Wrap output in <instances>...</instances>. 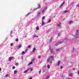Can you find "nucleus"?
<instances>
[{
    "instance_id": "1",
    "label": "nucleus",
    "mask_w": 79,
    "mask_h": 79,
    "mask_svg": "<svg viewBox=\"0 0 79 79\" xmlns=\"http://www.w3.org/2000/svg\"><path fill=\"white\" fill-rule=\"evenodd\" d=\"M62 43V42H59L56 43V45H60V44H61Z\"/></svg>"
},
{
    "instance_id": "2",
    "label": "nucleus",
    "mask_w": 79,
    "mask_h": 79,
    "mask_svg": "<svg viewBox=\"0 0 79 79\" xmlns=\"http://www.w3.org/2000/svg\"><path fill=\"white\" fill-rule=\"evenodd\" d=\"M13 57H9V61H11L12 59H13Z\"/></svg>"
},
{
    "instance_id": "3",
    "label": "nucleus",
    "mask_w": 79,
    "mask_h": 79,
    "mask_svg": "<svg viewBox=\"0 0 79 79\" xmlns=\"http://www.w3.org/2000/svg\"><path fill=\"white\" fill-rule=\"evenodd\" d=\"M68 12H69V11L68 10H65L63 11L64 13H68Z\"/></svg>"
},
{
    "instance_id": "4",
    "label": "nucleus",
    "mask_w": 79,
    "mask_h": 79,
    "mask_svg": "<svg viewBox=\"0 0 79 79\" xmlns=\"http://www.w3.org/2000/svg\"><path fill=\"white\" fill-rule=\"evenodd\" d=\"M38 36H37L36 35H34L33 36V37L34 38V37H38Z\"/></svg>"
},
{
    "instance_id": "5",
    "label": "nucleus",
    "mask_w": 79,
    "mask_h": 79,
    "mask_svg": "<svg viewBox=\"0 0 79 79\" xmlns=\"http://www.w3.org/2000/svg\"><path fill=\"white\" fill-rule=\"evenodd\" d=\"M60 61H59L57 63V64H56L57 66H59L60 65Z\"/></svg>"
},
{
    "instance_id": "6",
    "label": "nucleus",
    "mask_w": 79,
    "mask_h": 79,
    "mask_svg": "<svg viewBox=\"0 0 79 79\" xmlns=\"http://www.w3.org/2000/svg\"><path fill=\"white\" fill-rule=\"evenodd\" d=\"M42 26H44V24H45V23L44 22V20H42Z\"/></svg>"
},
{
    "instance_id": "7",
    "label": "nucleus",
    "mask_w": 79,
    "mask_h": 79,
    "mask_svg": "<svg viewBox=\"0 0 79 79\" xmlns=\"http://www.w3.org/2000/svg\"><path fill=\"white\" fill-rule=\"evenodd\" d=\"M61 23H59L58 25V27H61Z\"/></svg>"
},
{
    "instance_id": "8",
    "label": "nucleus",
    "mask_w": 79,
    "mask_h": 79,
    "mask_svg": "<svg viewBox=\"0 0 79 79\" xmlns=\"http://www.w3.org/2000/svg\"><path fill=\"white\" fill-rule=\"evenodd\" d=\"M64 1L63 3L60 6V7H61V6H62L63 5H64Z\"/></svg>"
},
{
    "instance_id": "9",
    "label": "nucleus",
    "mask_w": 79,
    "mask_h": 79,
    "mask_svg": "<svg viewBox=\"0 0 79 79\" xmlns=\"http://www.w3.org/2000/svg\"><path fill=\"white\" fill-rule=\"evenodd\" d=\"M45 17L44 16H43L42 18V21H44V19H45Z\"/></svg>"
},
{
    "instance_id": "10",
    "label": "nucleus",
    "mask_w": 79,
    "mask_h": 79,
    "mask_svg": "<svg viewBox=\"0 0 79 79\" xmlns=\"http://www.w3.org/2000/svg\"><path fill=\"white\" fill-rule=\"evenodd\" d=\"M50 51L51 52V53H52V54H53V49H51Z\"/></svg>"
},
{
    "instance_id": "11",
    "label": "nucleus",
    "mask_w": 79,
    "mask_h": 79,
    "mask_svg": "<svg viewBox=\"0 0 79 79\" xmlns=\"http://www.w3.org/2000/svg\"><path fill=\"white\" fill-rule=\"evenodd\" d=\"M29 70V69H28L27 70H26L24 71L23 73H27V71Z\"/></svg>"
},
{
    "instance_id": "12",
    "label": "nucleus",
    "mask_w": 79,
    "mask_h": 79,
    "mask_svg": "<svg viewBox=\"0 0 79 79\" xmlns=\"http://www.w3.org/2000/svg\"><path fill=\"white\" fill-rule=\"evenodd\" d=\"M35 50H36V48H34L33 49V51L34 52H35Z\"/></svg>"
},
{
    "instance_id": "13",
    "label": "nucleus",
    "mask_w": 79,
    "mask_h": 79,
    "mask_svg": "<svg viewBox=\"0 0 79 79\" xmlns=\"http://www.w3.org/2000/svg\"><path fill=\"white\" fill-rule=\"evenodd\" d=\"M25 53V52H24V51H22V52L21 55H24V54Z\"/></svg>"
},
{
    "instance_id": "14",
    "label": "nucleus",
    "mask_w": 79,
    "mask_h": 79,
    "mask_svg": "<svg viewBox=\"0 0 79 79\" xmlns=\"http://www.w3.org/2000/svg\"><path fill=\"white\" fill-rule=\"evenodd\" d=\"M27 47L28 48H30L31 47V46L30 45H29Z\"/></svg>"
},
{
    "instance_id": "15",
    "label": "nucleus",
    "mask_w": 79,
    "mask_h": 79,
    "mask_svg": "<svg viewBox=\"0 0 79 79\" xmlns=\"http://www.w3.org/2000/svg\"><path fill=\"white\" fill-rule=\"evenodd\" d=\"M36 30H39V27H36Z\"/></svg>"
},
{
    "instance_id": "16",
    "label": "nucleus",
    "mask_w": 79,
    "mask_h": 79,
    "mask_svg": "<svg viewBox=\"0 0 79 79\" xmlns=\"http://www.w3.org/2000/svg\"><path fill=\"white\" fill-rule=\"evenodd\" d=\"M21 45H19V46L17 47V48H21Z\"/></svg>"
},
{
    "instance_id": "17",
    "label": "nucleus",
    "mask_w": 79,
    "mask_h": 79,
    "mask_svg": "<svg viewBox=\"0 0 79 79\" xmlns=\"http://www.w3.org/2000/svg\"><path fill=\"white\" fill-rule=\"evenodd\" d=\"M47 68H48V69H49V68H50V65H49V64L47 65Z\"/></svg>"
},
{
    "instance_id": "18",
    "label": "nucleus",
    "mask_w": 79,
    "mask_h": 79,
    "mask_svg": "<svg viewBox=\"0 0 79 79\" xmlns=\"http://www.w3.org/2000/svg\"><path fill=\"white\" fill-rule=\"evenodd\" d=\"M45 10H46V9H44V10L42 11V13H44L45 11Z\"/></svg>"
},
{
    "instance_id": "19",
    "label": "nucleus",
    "mask_w": 79,
    "mask_h": 79,
    "mask_svg": "<svg viewBox=\"0 0 79 79\" xmlns=\"http://www.w3.org/2000/svg\"><path fill=\"white\" fill-rule=\"evenodd\" d=\"M50 60V58H49L47 60V62H48Z\"/></svg>"
},
{
    "instance_id": "20",
    "label": "nucleus",
    "mask_w": 79,
    "mask_h": 79,
    "mask_svg": "<svg viewBox=\"0 0 79 79\" xmlns=\"http://www.w3.org/2000/svg\"><path fill=\"white\" fill-rule=\"evenodd\" d=\"M73 23V21H70L69 22V24H71V23Z\"/></svg>"
},
{
    "instance_id": "21",
    "label": "nucleus",
    "mask_w": 79,
    "mask_h": 79,
    "mask_svg": "<svg viewBox=\"0 0 79 79\" xmlns=\"http://www.w3.org/2000/svg\"><path fill=\"white\" fill-rule=\"evenodd\" d=\"M17 73V71L16 70L14 71V74H16Z\"/></svg>"
},
{
    "instance_id": "22",
    "label": "nucleus",
    "mask_w": 79,
    "mask_h": 79,
    "mask_svg": "<svg viewBox=\"0 0 79 79\" xmlns=\"http://www.w3.org/2000/svg\"><path fill=\"white\" fill-rule=\"evenodd\" d=\"M58 51H60V49H57L56 50V52H58Z\"/></svg>"
},
{
    "instance_id": "23",
    "label": "nucleus",
    "mask_w": 79,
    "mask_h": 79,
    "mask_svg": "<svg viewBox=\"0 0 79 79\" xmlns=\"http://www.w3.org/2000/svg\"><path fill=\"white\" fill-rule=\"evenodd\" d=\"M50 78V76H48L46 77V79H48Z\"/></svg>"
},
{
    "instance_id": "24",
    "label": "nucleus",
    "mask_w": 79,
    "mask_h": 79,
    "mask_svg": "<svg viewBox=\"0 0 79 79\" xmlns=\"http://www.w3.org/2000/svg\"><path fill=\"white\" fill-rule=\"evenodd\" d=\"M10 46L11 47L12 46H13V43H11L10 44Z\"/></svg>"
},
{
    "instance_id": "25",
    "label": "nucleus",
    "mask_w": 79,
    "mask_h": 79,
    "mask_svg": "<svg viewBox=\"0 0 79 79\" xmlns=\"http://www.w3.org/2000/svg\"><path fill=\"white\" fill-rule=\"evenodd\" d=\"M35 60V58H33L32 59V61H34Z\"/></svg>"
},
{
    "instance_id": "26",
    "label": "nucleus",
    "mask_w": 79,
    "mask_h": 79,
    "mask_svg": "<svg viewBox=\"0 0 79 79\" xmlns=\"http://www.w3.org/2000/svg\"><path fill=\"white\" fill-rule=\"evenodd\" d=\"M12 69H15V66H13Z\"/></svg>"
},
{
    "instance_id": "27",
    "label": "nucleus",
    "mask_w": 79,
    "mask_h": 79,
    "mask_svg": "<svg viewBox=\"0 0 79 79\" xmlns=\"http://www.w3.org/2000/svg\"><path fill=\"white\" fill-rule=\"evenodd\" d=\"M52 38H51L50 40V42H52Z\"/></svg>"
},
{
    "instance_id": "28",
    "label": "nucleus",
    "mask_w": 79,
    "mask_h": 79,
    "mask_svg": "<svg viewBox=\"0 0 79 79\" xmlns=\"http://www.w3.org/2000/svg\"><path fill=\"white\" fill-rule=\"evenodd\" d=\"M16 42H18V39H16Z\"/></svg>"
},
{
    "instance_id": "29",
    "label": "nucleus",
    "mask_w": 79,
    "mask_h": 79,
    "mask_svg": "<svg viewBox=\"0 0 79 79\" xmlns=\"http://www.w3.org/2000/svg\"><path fill=\"white\" fill-rule=\"evenodd\" d=\"M32 64V62H30L29 63V64L30 65V64Z\"/></svg>"
},
{
    "instance_id": "30",
    "label": "nucleus",
    "mask_w": 79,
    "mask_h": 79,
    "mask_svg": "<svg viewBox=\"0 0 79 79\" xmlns=\"http://www.w3.org/2000/svg\"><path fill=\"white\" fill-rule=\"evenodd\" d=\"M38 6L39 7L38 8H40V4H38Z\"/></svg>"
},
{
    "instance_id": "31",
    "label": "nucleus",
    "mask_w": 79,
    "mask_h": 79,
    "mask_svg": "<svg viewBox=\"0 0 79 79\" xmlns=\"http://www.w3.org/2000/svg\"><path fill=\"white\" fill-rule=\"evenodd\" d=\"M41 57V56H39L38 57V58L40 59V58Z\"/></svg>"
},
{
    "instance_id": "32",
    "label": "nucleus",
    "mask_w": 79,
    "mask_h": 79,
    "mask_svg": "<svg viewBox=\"0 0 79 79\" xmlns=\"http://www.w3.org/2000/svg\"><path fill=\"white\" fill-rule=\"evenodd\" d=\"M69 77H70V76H73V75L70 74V75H69Z\"/></svg>"
},
{
    "instance_id": "33",
    "label": "nucleus",
    "mask_w": 79,
    "mask_h": 79,
    "mask_svg": "<svg viewBox=\"0 0 79 79\" xmlns=\"http://www.w3.org/2000/svg\"><path fill=\"white\" fill-rule=\"evenodd\" d=\"M51 22V20H49L48 21V23H50Z\"/></svg>"
},
{
    "instance_id": "34",
    "label": "nucleus",
    "mask_w": 79,
    "mask_h": 79,
    "mask_svg": "<svg viewBox=\"0 0 79 79\" xmlns=\"http://www.w3.org/2000/svg\"><path fill=\"white\" fill-rule=\"evenodd\" d=\"M47 9V7H45V8L44 9V10H46Z\"/></svg>"
},
{
    "instance_id": "35",
    "label": "nucleus",
    "mask_w": 79,
    "mask_h": 79,
    "mask_svg": "<svg viewBox=\"0 0 79 79\" xmlns=\"http://www.w3.org/2000/svg\"><path fill=\"white\" fill-rule=\"evenodd\" d=\"M53 58V57L52 56H51V57L49 58H50V60L51 59V58Z\"/></svg>"
},
{
    "instance_id": "36",
    "label": "nucleus",
    "mask_w": 79,
    "mask_h": 79,
    "mask_svg": "<svg viewBox=\"0 0 79 79\" xmlns=\"http://www.w3.org/2000/svg\"><path fill=\"white\" fill-rule=\"evenodd\" d=\"M6 77H8V74H6Z\"/></svg>"
},
{
    "instance_id": "37",
    "label": "nucleus",
    "mask_w": 79,
    "mask_h": 79,
    "mask_svg": "<svg viewBox=\"0 0 79 79\" xmlns=\"http://www.w3.org/2000/svg\"><path fill=\"white\" fill-rule=\"evenodd\" d=\"M41 73V70H40V71L39 72V74H40Z\"/></svg>"
},
{
    "instance_id": "38",
    "label": "nucleus",
    "mask_w": 79,
    "mask_h": 79,
    "mask_svg": "<svg viewBox=\"0 0 79 79\" xmlns=\"http://www.w3.org/2000/svg\"><path fill=\"white\" fill-rule=\"evenodd\" d=\"M40 15V12H39V13L38 14V15Z\"/></svg>"
},
{
    "instance_id": "39",
    "label": "nucleus",
    "mask_w": 79,
    "mask_h": 79,
    "mask_svg": "<svg viewBox=\"0 0 79 79\" xmlns=\"http://www.w3.org/2000/svg\"><path fill=\"white\" fill-rule=\"evenodd\" d=\"M18 64H19L18 63H16V65L17 66V65H18Z\"/></svg>"
},
{
    "instance_id": "40",
    "label": "nucleus",
    "mask_w": 79,
    "mask_h": 79,
    "mask_svg": "<svg viewBox=\"0 0 79 79\" xmlns=\"http://www.w3.org/2000/svg\"><path fill=\"white\" fill-rule=\"evenodd\" d=\"M12 33H13V31H11L10 32V34H12Z\"/></svg>"
},
{
    "instance_id": "41",
    "label": "nucleus",
    "mask_w": 79,
    "mask_h": 79,
    "mask_svg": "<svg viewBox=\"0 0 79 79\" xmlns=\"http://www.w3.org/2000/svg\"><path fill=\"white\" fill-rule=\"evenodd\" d=\"M60 68L61 69H62L63 68V66H61Z\"/></svg>"
},
{
    "instance_id": "42",
    "label": "nucleus",
    "mask_w": 79,
    "mask_h": 79,
    "mask_svg": "<svg viewBox=\"0 0 79 79\" xmlns=\"http://www.w3.org/2000/svg\"><path fill=\"white\" fill-rule=\"evenodd\" d=\"M2 71V68H0V72Z\"/></svg>"
},
{
    "instance_id": "43",
    "label": "nucleus",
    "mask_w": 79,
    "mask_h": 79,
    "mask_svg": "<svg viewBox=\"0 0 79 79\" xmlns=\"http://www.w3.org/2000/svg\"><path fill=\"white\" fill-rule=\"evenodd\" d=\"M60 33H59V34L58 35V36H60L59 34H60Z\"/></svg>"
},
{
    "instance_id": "44",
    "label": "nucleus",
    "mask_w": 79,
    "mask_h": 79,
    "mask_svg": "<svg viewBox=\"0 0 79 79\" xmlns=\"http://www.w3.org/2000/svg\"><path fill=\"white\" fill-rule=\"evenodd\" d=\"M29 79H32V77H31Z\"/></svg>"
},
{
    "instance_id": "45",
    "label": "nucleus",
    "mask_w": 79,
    "mask_h": 79,
    "mask_svg": "<svg viewBox=\"0 0 79 79\" xmlns=\"http://www.w3.org/2000/svg\"><path fill=\"white\" fill-rule=\"evenodd\" d=\"M77 32H78V30H77Z\"/></svg>"
},
{
    "instance_id": "46",
    "label": "nucleus",
    "mask_w": 79,
    "mask_h": 79,
    "mask_svg": "<svg viewBox=\"0 0 79 79\" xmlns=\"http://www.w3.org/2000/svg\"><path fill=\"white\" fill-rule=\"evenodd\" d=\"M73 3H72V4H73Z\"/></svg>"
},
{
    "instance_id": "47",
    "label": "nucleus",
    "mask_w": 79,
    "mask_h": 79,
    "mask_svg": "<svg viewBox=\"0 0 79 79\" xmlns=\"http://www.w3.org/2000/svg\"><path fill=\"white\" fill-rule=\"evenodd\" d=\"M31 71H32V69H31Z\"/></svg>"
},
{
    "instance_id": "48",
    "label": "nucleus",
    "mask_w": 79,
    "mask_h": 79,
    "mask_svg": "<svg viewBox=\"0 0 79 79\" xmlns=\"http://www.w3.org/2000/svg\"><path fill=\"white\" fill-rule=\"evenodd\" d=\"M74 70H75V69H73Z\"/></svg>"
},
{
    "instance_id": "49",
    "label": "nucleus",
    "mask_w": 79,
    "mask_h": 79,
    "mask_svg": "<svg viewBox=\"0 0 79 79\" xmlns=\"http://www.w3.org/2000/svg\"><path fill=\"white\" fill-rule=\"evenodd\" d=\"M79 6V5L78 6Z\"/></svg>"
},
{
    "instance_id": "50",
    "label": "nucleus",
    "mask_w": 79,
    "mask_h": 79,
    "mask_svg": "<svg viewBox=\"0 0 79 79\" xmlns=\"http://www.w3.org/2000/svg\"><path fill=\"white\" fill-rule=\"evenodd\" d=\"M52 63V62H51V63Z\"/></svg>"
},
{
    "instance_id": "51",
    "label": "nucleus",
    "mask_w": 79,
    "mask_h": 79,
    "mask_svg": "<svg viewBox=\"0 0 79 79\" xmlns=\"http://www.w3.org/2000/svg\"><path fill=\"white\" fill-rule=\"evenodd\" d=\"M36 10H37V9H36Z\"/></svg>"
}]
</instances>
